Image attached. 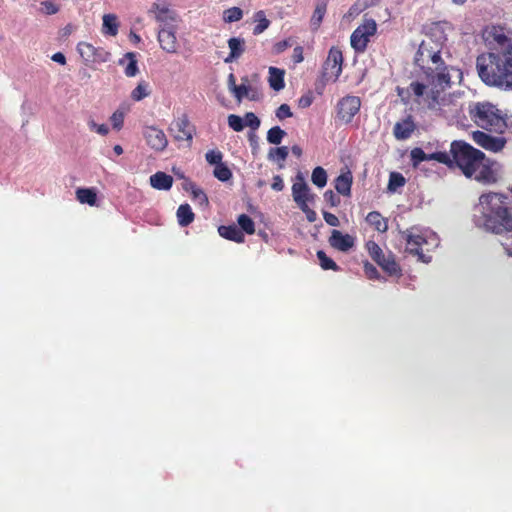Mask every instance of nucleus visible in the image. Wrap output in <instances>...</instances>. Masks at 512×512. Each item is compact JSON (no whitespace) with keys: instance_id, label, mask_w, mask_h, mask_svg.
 Segmentation results:
<instances>
[{"instance_id":"obj_20","label":"nucleus","mask_w":512,"mask_h":512,"mask_svg":"<svg viewBox=\"0 0 512 512\" xmlns=\"http://www.w3.org/2000/svg\"><path fill=\"white\" fill-rule=\"evenodd\" d=\"M329 244L342 252H347L354 246V238L349 234H343L339 230H332Z\"/></svg>"},{"instance_id":"obj_42","label":"nucleus","mask_w":512,"mask_h":512,"mask_svg":"<svg viewBox=\"0 0 512 512\" xmlns=\"http://www.w3.org/2000/svg\"><path fill=\"white\" fill-rule=\"evenodd\" d=\"M427 86L421 82L414 81L410 83V85L407 88V91L409 93H412L417 99L424 96ZM418 104H421L420 100H416Z\"/></svg>"},{"instance_id":"obj_11","label":"nucleus","mask_w":512,"mask_h":512,"mask_svg":"<svg viewBox=\"0 0 512 512\" xmlns=\"http://www.w3.org/2000/svg\"><path fill=\"white\" fill-rule=\"evenodd\" d=\"M361 99L358 96L347 95L341 98L336 106L337 117L344 123H350L354 116L359 113Z\"/></svg>"},{"instance_id":"obj_1","label":"nucleus","mask_w":512,"mask_h":512,"mask_svg":"<svg viewBox=\"0 0 512 512\" xmlns=\"http://www.w3.org/2000/svg\"><path fill=\"white\" fill-rule=\"evenodd\" d=\"M448 168H459L467 178H473L477 182L491 184L496 182V174L493 169L494 161L487 158L479 149L474 148L463 140H454L450 145V153L446 152Z\"/></svg>"},{"instance_id":"obj_4","label":"nucleus","mask_w":512,"mask_h":512,"mask_svg":"<svg viewBox=\"0 0 512 512\" xmlns=\"http://www.w3.org/2000/svg\"><path fill=\"white\" fill-rule=\"evenodd\" d=\"M478 207L486 230L497 234L512 231V201L508 196L495 192L482 194Z\"/></svg>"},{"instance_id":"obj_53","label":"nucleus","mask_w":512,"mask_h":512,"mask_svg":"<svg viewBox=\"0 0 512 512\" xmlns=\"http://www.w3.org/2000/svg\"><path fill=\"white\" fill-rule=\"evenodd\" d=\"M324 200L330 205V207H336L340 204V197L335 194L332 190H327L324 193Z\"/></svg>"},{"instance_id":"obj_19","label":"nucleus","mask_w":512,"mask_h":512,"mask_svg":"<svg viewBox=\"0 0 512 512\" xmlns=\"http://www.w3.org/2000/svg\"><path fill=\"white\" fill-rule=\"evenodd\" d=\"M410 157H411V162L414 167L418 166L423 161L434 160L441 164L446 163V161H447L445 151L444 152L437 151V152L427 154L419 147H416L411 150Z\"/></svg>"},{"instance_id":"obj_8","label":"nucleus","mask_w":512,"mask_h":512,"mask_svg":"<svg viewBox=\"0 0 512 512\" xmlns=\"http://www.w3.org/2000/svg\"><path fill=\"white\" fill-rule=\"evenodd\" d=\"M160 28L177 26L178 14L166 0H156L148 10Z\"/></svg>"},{"instance_id":"obj_37","label":"nucleus","mask_w":512,"mask_h":512,"mask_svg":"<svg viewBox=\"0 0 512 512\" xmlns=\"http://www.w3.org/2000/svg\"><path fill=\"white\" fill-rule=\"evenodd\" d=\"M148 95V84L145 81L139 82L138 85L131 92V98L134 101H141Z\"/></svg>"},{"instance_id":"obj_27","label":"nucleus","mask_w":512,"mask_h":512,"mask_svg":"<svg viewBox=\"0 0 512 512\" xmlns=\"http://www.w3.org/2000/svg\"><path fill=\"white\" fill-rule=\"evenodd\" d=\"M284 70L276 68V67H270L269 68V78L268 82L270 87L275 91H280L284 88Z\"/></svg>"},{"instance_id":"obj_9","label":"nucleus","mask_w":512,"mask_h":512,"mask_svg":"<svg viewBox=\"0 0 512 512\" xmlns=\"http://www.w3.org/2000/svg\"><path fill=\"white\" fill-rule=\"evenodd\" d=\"M169 132L175 141L186 142L187 147H191L196 128L189 121L188 115L182 114L171 123Z\"/></svg>"},{"instance_id":"obj_21","label":"nucleus","mask_w":512,"mask_h":512,"mask_svg":"<svg viewBox=\"0 0 512 512\" xmlns=\"http://www.w3.org/2000/svg\"><path fill=\"white\" fill-rule=\"evenodd\" d=\"M353 183V175L350 170L342 172L334 181L335 190L345 196H351V187Z\"/></svg>"},{"instance_id":"obj_45","label":"nucleus","mask_w":512,"mask_h":512,"mask_svg":"<svg viewBox=\"0 0 512 512\" xmlns=\"http://www.w3.org/2000/svg\"><path fill=\"white\" fill-rule=\"evenodd\" d=\"M229 127L235 132H240L244 129L245 124L243 118L238 115L230 114L227 118Z\"/></svg>"},{"instance_id":"obj_54","label":"nucleus","mask_w":512,"mask_h":512,"mask_svg":"<svg viewBox=\"0 0 512 512\" xmlns=\"http://www.w3.org/2000/svg\"><path fill=\"white\" fill-rule=\"evenodd\" d=\"M363 267H364L365 275L369 279H379L380 278V274H379L377 268L373 264L366 261L364 263Z\"/></svg>"},{"instance_id":"obj_51","label":"nucleus","mask_w":512,"mask_h":512,"mask_svg":"<svg viewBox=\"0 0 512 512\" xmlns=\"http://www.w3.org/2000/svg\"><path fill=\"white\" fill-rule=\"evenodd\" d=\"M191 193L193 195V198L199 200L201 204L208 203V197L205 194V192L201 188L197 187L195 184H191Z\"/></svg>"},{"instance_id":"obj_36","label":"nucleus","mask_w":512,"mask_h":512,"mask_svg":"<svg viewBox=\"0 0 512 512\" xmlns=\"http://www.w3.org/2000/svg\"><path fill=\"white\" fill-rule=\"evenodd\" d=\"M285 135L286 132L283 129H281L279 126H274L267 132V141L270 144L278 145L281 143Z\"/></svg>"},{"instance_id":"obj_16","label":"nucleus","mask_w":512,"mask_h":512,"mask_svg":"<svg viewBox=\"0 0 512 512\" xmlns=\"http://www.w3.org/2000/svg\"><path fill=\"white\" fill-rule=\"evenodd\" d=\"M373 260L390 276H400L401 267L395 259V255L389 252L387 255L382 251L379 256L373 258Z\"/></svg>"},{"instance_id":"obj_15","label":"nucleus","mask_w":512,"mask_h":512,"mask_svg":"<svg viewBox=\"0 0 512 512\" xmlns=\"http://www.w3.org/2000/svg\"><path fill=\"white\" fill-rule=\"evenodd\" d=\"M473 139L479 146L492 152H499L506 144L504 138L494 137L481 131L474 132Z\"/></svg>"},{"instance_id":"obj_41","label":"nucleus","mask_w":512,"mask_h":512,"mask_svg":"<svg viewBox=\"0 0 512 512\" xmlns=\"http://www.w3.org/2000/svg\"><path fill=\"white\" fill-rule=\"evenodd\" d=\"M289 151L288 147L281 146L277 148H271L268 154L269 159L277 160L280 162H284L288 157Z\"/></svg>"},{"instance_id":"obj_17","label":"nucleus","mask_w":512,"mask_h":512,"mask_svg":"<svg viewBox=\"0 0 512 512\" xmlns=\"http://www.w3.org/2000/svg\"><path fill=\"white\" fill-rule=\"evenodd\" d=\"M373 260L390 276H400L401 267L395 259V255L389 252L387 255L382 251L379 256L373 258Z\"/></svg>"},{"instance_id":"obj_38","label":"nucleus","mask_w":512,"mask_h":512,"mask_svg":"<svg viewBox=\"0 0 512 512\" xmlns=\"http://www.w3.org/2000/svg\"><path fill=\"white\" fill-rule=\"evenodd\" d=\"M243 17V11L239 7H231L223 13V19L227 23L240 21Z\"/></svg>"},{"instance_id":"obj_6","label":"nucleus","mask_w":512,"mask_h":512,"mask_svg":"<svg viewBox=\"0 0 512 512\" xmlns=\"http://www.w3.org/2000/svg\"><path fill=\"white\" fill-rule=\"evenodd\" d=\"M470 116L475 124L492 132H502L506 122L496 106L491 103H477L470 109Z\"/></svg>"},{"instance_id":"obj_59","label":"nucleus","mask_w":512,"mask_h":512,"mask_svg":"<svg viewBox=\"0 0 512 512\" xmlns=\"http://www.w3.org/2000/svg\"><path fill=\"white\" fill-rule=\"evenodd\" d=\"M323 218L325 222L330 226L338 227L340 225L338 217L330 212L323 211Z\"/></svg>"},{"instance_id":"obj_26","label":"nucleus","mask_w":512,"mask_h":512,"mask_svg":"<svg viewBox=\"0 0 512 512\" xmlns=\"http://www.w3.org/2000/svg\"><path fill=\"white\" fill-rule=\"evenodd\" d=\"M228 46L230 53L229 56L225 59V62H231L232 60L238 59L245 51V41L241 38H230L228 40Z\"/></svg>"},{"instance_id":"obj_5","label":"nucleus","mask_w":512,"mask_h":512,"mask_svg":"<svg viewBox=\"0 0 512 512\" xmlns=\"http://www.w3.org/2000/svg\"><path fill=\"white\" fill-rule=\"evenodd\" d=\"M401 238L406 242V252L416 256L418 261L429 263L432 260L431 252L439 244L437 235L428 230L417 226H412L404 231H400Z\"/></svg>"},{"instance_id":"obj_40","label":"nucleus","mask_w":512,"mask_h":512,"mask_svg":"<svg viewBox=\"0 0 512 512\" xmlns=\"http://www.w3.org/2000/svg\"><path fill=\"white\" fill-rule=\"evenodd\" d=\"M95 48V46L87 42H80L77 46L79 54L86 62H90L93 54L95 53Z\"/></svg>"},{"instance_id":"obj_35","label":"nucleus","mask_w":512,"mask_h":512,"mask_svg":"<svg viewBox=\"0 0 512 512\" xmlns=\"http://www.w3.org/2000/svg\"><path fill=\"white\" fill-rule=\"evenodd\" d=\"M317 258L319 260L320 266L324 270H333L338 271L339 266L332 260L330 257L326 255V253L322 250L317 252Z\"/></svg>"},{"instance_id":"obj_52","label":"nucleus","mask_w":512,"mask_h":512,"mask_svg":"<svg viewBox=\"0 0 512 512\" xmlns=\"http://www.w3.org/2000/svg\"><path fill=\"white\" fill-rule=\"evenodd\" d=\"M275 115L276 117L279 119V120H283L285 118H289V117H292L293 114H292V111L290 109V106L288 104H281L276 112H275Z\"/></svg>"},{"instance_id":"obj_57","label":"nucleus","mask_w":512,"mask_h":512,"mask_svg":"<svg viewBox=\"0 0 512 512\" xmlns=\"http://www.w3.org/2000/svg\"><path fill=\"white\" fill-rule=\"evenodd\" d=\"M313 100H314V97H313L312 93L309 91L308 93L302 95L298 99V106L303 109L308 108L313 103Z\"/></svg>"},{"instance_id":"obj_14","label":"nucleus","mask_w":512,"mask_h":512,"mask_svg":"<svg viewBox=\"0 0 512 512\" xmlns=\"http://www.w3.org/2000/svg\"><path fill=\"white\" fill-rule=\"evenodd\" d=\"M177 26L159 28L158 42L160 47L167 53H176L179 47L176 37Z\"/></svg>"},{"instance_id":"obj_22","label":"nucleus","mask_w":512,"mask_h":512,"mask_svg":"<svg viewBox=\"0 0 512 512\" xmlns=\"http://www.w3.org/2000/svg\"><path fill=\"white\" fill-rule=\"evenodd\" d=\"M218 233L221 237L236 243H243L245 240L244 233L236 225H221L218 227Z\"/></svg>"},{"instance_id":"obj_61","label":"nucleus","mask_w":512,"mask_h":512,"mask_svg":"<svg viewBox=\"0 0 512 512\" xmlns=\"http://www.w3.org/2000/svg\"><path fill=\"white\" fill-rule=\"evenodd\" d=\"M271 187L275 191H282L284 189V182L280 175H275L273 177Z\"/></svg>"},{"instance_id":"obj_7","label":"nucleus","mask_w":512,"mask_h":512,"mask_svg":"<svg viewBox=\"0 0 512 512\" xmlns=\"http://www.w3.org/2000/svg\"><path fill=\"white\" fill-rule=\"evenodd\" d=\"M377 32V24L374 19H365L351 34V47L357 53L366 51L370 38Z\"/></svg>"},{"instance_id":"obj_25","label":"nucleus","mask_w":512,"mask_h":512,"mask_svg":"<svg viewBox=\"0 0 512 512\" xmlns=\"http://www.w3.org/2000/svg\"><path fill=\"white\" fill-rule=\"evenodd\" d=\"M367 223L376 231L385 233L388 230V220L384 218L380 212L372 211L366 216Z\"/></svg>"},{"instance_id":"obj_62","label":"nucleus","mask_w":512,"mask_h":512,"mask_svg":"<svg viewBox=\"0 0 512 512\" xmlns=\"http://www.w3.org/2000/svg\"><path fill=\"white\" fill-rule=\"evenodd\" d=\"M292 59L294 63H301L304 60L303 48L301 46H296L293 49Z\"/></svg>"},{"instance_id":"obj_58","label":"nucleus","mask_w":512,"mask_h":512,"mask_svg":"<svg viewBox=\"0 0 512 512\" xmlns=\"http://www.w3.org/2000/svg\"><path fill=\"white\" fill-rule=\"evenodd\" d=\"M88 124H89V127H90L91 130H95L100 135L105 136L109 132V128H108V126L106 124L98 125L93 120H90Z\"/></svg>"},{"instance_id":"obj_12","label":"nucleus","mask_w":512,"mask_h":512,"mask_svg":"<svg viewBox=\"0 0 512 512\" xmlns=\"http://www.w3.org/2000/svg\"><path fill=\"white\" fill-rule=\"evenodd\" d=\"M292 196L298 207H306V204L313 202L316 197V195L311 192L301 173L297 174L296 181L292 185Z\"/></svg>"},{"instance_id":"obj_24","label":"nucleus","mask_w":512,"mask_h":512,"mask_svg":"<svg viewBox=\"0 0 512 512\" xmlns=\"http://www.w3.org/2000/svg\"><path fill=\"white\" fill-rule=\"evenodd\" d=\"M137 56L134 52H128L119 60V65L124 66V73L127 77H134L139 72Z\"/></svg>"},{"instance_id":"obj_23","label":"nucleus","mask_w":512,"mask_h":512,"mask_svg":"<svg viewBox=\"0 0 512 512\" xmlns=\"http://www.w3.org/2000/svg\"><path fill=\"white\" fill-rule=\"evenodd\" d=\"M150 185L157 190H169L173 185V177L158 171L150 176Z\"/></svg>"},{"instance_id":"obj_50","label":"nucleus","mask_w":512,"mask_h":512,"mask_svg":"<svg viewBox=\"0 0 512 512\" xmlns=\"http://www.w3.org/2000/svg\"><path fill=\"white\" fill-rule=\"evenodd\" d=\"M493 39L497 42L499 47L496 49H504L508 44H512V42L505 36L501 31H495L492 33Z\"/></svg>"},{"instance_id":"obj_2","label":"nucleus","mask_w":512,"mask_h":512,"mask_svg":"<svg viewBox=\"0 0 512 512\" xmlns=\"http://www.w3.org/2000/svg\"><path fill=\"white\" fill-rule=\"evenodd\" d=\"M415 64L420 67L425 75L431 91L425 98L427 108L440 113V94L451 84V76L448 67L441 58L439 50H433L425 42H422L415 55Z\"/></svg>"},{"instance_id":"obj_34","label":"nucleus","mask_w":512,"mask_h":512,"mask_svg":"<svg viewBox=\"0 0 512 512\" xmlns=\"http://www.w3.org/2000/svg\"><path fill=\"white\" fill-rule=\"evenodd\" d=\"M311 180L314 185L323 188L327 184V173L324 168L317 166L313 169Z\"/></svg>"},{"instance_id":"obj_46","label":"nucleus","mask_w":512,"mask_h":512,"mask_svg":"<svg viewBox=\"0 0 512 512\" xmlns=\"http://www.w3.org/2000/svg\"><path fill=\"white\" fill-rule=\"evenodd\" d=\"M205 158H206V161L209 163V164H212V165H215V166H218L220 165L222 162V159H223V154L218 151V150H210L206 153L205 155Z\"/></svg>"},{"instance_id":"obj_60","label":"nucleus","mask_w":512,"mask_h":512,"mask_svg":"<svg viewBox=\"0 0 512 512\" xmlns=\"http://www.w3.org/2000/svg\"><path fill=\"white\" fill-rule=\"evenodd\" d=\"M299 208L305 213L306 215V218L309 222H314L316 221L317 219V214L314 210L310 209L309 208V205L306 204V207L305 206H299Z\"/></svg>"},{"instance_id":"obj_39","label":"nucleus","mask_w":512,"mask_h":512,"mask_svg":"<svg viewBox=\"0 0 512 512\" xmlns=\"http://www.w3.org/2000/svg\"><path fill=\"white\" fill-rule=\"evenodd\" d=\"M213 174L219 181H222V182H226V181L230 180L232 177L231 170L224 163H221L220 165L215 166Z\"/></svg>"},{"instance_id":"obj_55","label":"nucleus","mask_w":512,"mask_h":512,"mask_svg":"<svg viewBox=\"0 0 512 512\" xmlns=\"http://www.w3.org/2000/svg\"><path fill=\"white\" fill-rule=\"evenodd\" d=\"M366 248L372 259L375 258L376 256H379L380 253L383 251L382 248L375 241L371 240L366 243Z\"/></svg>"},{"instance_id":"obj_13","label":"nucleus","mask_w":512,"mask_h":512,"mask_svg":"<svg viewBox=\"0 0 512 512\" xmlns=\"http://www.w3.org/2000/svg\"><path fill=\"white\" fill-rule=\"evenodd\" d=\"M147 145L158 152L165 150L168 145L167 137L164 131L155 126H148L143 131Z\"/></svg>"},{"instance_id":"obj_3","label":"nucleus","mask_w":512,"mask_h":512,"mask_svg":"<svg viewBox=\"0 0 512 512\" xmlns=\"http://www.w3.org/2000/svg\"><path fill=\"white\" fill-rule=\"evenodd\" d=\"M476 67L485 84L512 88V44L504 49H491L490 52L479 55Z\"/></svg>"},{"instance_id":"obj_44","label":"nucleus","mask_w":512,"mask_h":512,"mask_svg":"<svg viewBox=\"0 0 512 512\" xmlns=\"http://www.w3.org/2000/svg\"><path fill=\"white\" fill-rule=\"evenodd\" d=\"M111 54L102 47H96L95 53L93 54L90 62L92 63H104L110 59Z\"/></svg>"},{"instance_id":"obj_18","label":"nucleus","mask_w":512,"mask_h":512,"mask_svg":"<svg viewBox=\"0 0 512 512\" xmlns=\"http://www.w3.org/2000/svg\"><path fill=\"white\" fill-rule=\"evenodd\" d=\"M416 130V124L411 115L395 123L393 127V135L397 140L409 139Z\"/></svg>"},{"instance_id":"obj_33","label":"nucleus","mask_w":512,"mask_h":512,"mask_svg":"<svg viewBox=\"0 0 512 512\" xmlns=\"http://www.w3.org/2000/svg\"><path fill=\"white\" fill-rule=\"evenodd\" d=\"M327 10V3L325 1H320L317 3L314 13L311 18V24L314 25L316 28L320 26L324 15Z\"/></svg>"},{"instance_id":"obj_43","label":"nucleus","mask_w":512,"mask_h":512,"mask_svg":"<svg viewBox=\"0 0 512 512\" xmlns=\"http://www.w3.org/2000/svg\"><path fill=\"white\" fill-rule=\"evenodd\" d=\"M405 185V178L401 173L392 172L389 177L388 189L395 191L397 188Z\"/></svg>"},{"instance_id":"obj_10","label":"nucleus","mask_w":512,"mask_h":512,"mask_svg":"<svg viewBox=\"0 0 512 512\" xmlns=\"http://www.w3.org/2000/svg\"><path fill=\"white\" fill-rule=\"evenodd\" d=\"M342 66V51L338 47H331L323 65V77H325L326 80L332 79L334 82L337 81L342 73Z\"/></svg>"},{"instance_id":"obj_47","label":"nucleus","mask_w":512,"mask_h":512,"mask_svg":"<svg viewBox=\"0 0 512 512\" xmlns=\"http://www.w3.org/2000/svg\"><path fill=\"white\" fill-rule=\"evenodd\" d=\"M243 121L245 126L250 127L252 130H256L260 126V120L253 112H247Z\"/></svg>"},{"instance_id":"obj_28","label":"nucleus","mask_w":512,"mask_h":512,"mask_svg":"<svg viewBox=\"0 0 512 512\" xmlns=\"http://www.w3.org/2000/svg\"><path fill=\"white\" fill-rule=\"evenodd\" d=\"M177 220L180 226L187 227L190 225L195 218V214L193 213L189 204H181L176 212Z\"/></svg>"},{"instance_id":"obj_49","label":"nucleus","mask_w":512,"mask_h":512,"mask_svg":"<svg viewBox=\"0 0 512 512\" xmlns=\"http://www.w3.org/2000/svg\"><path fill=\"white\" fill-rule=\"evenodd\" d=\"M60 10L59 6L51 0L41 2V11L46 15H53L58 13Z\"/></svg>"},{"instance_id":"obj_30","label":"nucleus","mask_w":512,"mask_h":512,"mask_svg":"<svg viewBox=\"0 0 512 512\" xmlns=\"http://www.w3.org/2000/svg\"><path fill=\"white\" fill-rule=\"evenodd\" d=\"M119 23L115 14H105L103 16L102 32L105 35L116 36L118 33Z\"/></svg>"},{"instance_id":"obj_56","label":"nucleus","mask_w":512,"mask_h":512,"mask_svg":"<svg viewBox=\"0 0 512 512\" xmlns=\"http://www.w3.org/2000/svg\"><path fill=\"white\" fill-rule=\"evenodd\" d=\"M248 91L249 87L244 84L237 85V87H234V89L232 90L234 96L239 102L242 100L243 97H248Z\"/></svg>"},{"instance_id":"obj_31","label":"nucleus","mask_w":512,"mask_h":512,"mask_svg":"<svg viewBox=\"0 0 512 512\" xmlns=\"http://www.w3.org/2000/svg\"><path fill=\"white\" fill-rule=\"evenodd\" d=\"M237 222L240 226V230L248 235L255 233V224L250 216L247 214L239 215Z\"/></svg>"},{"instance_id":"obj_29","label":"nucleus","mask_w":512,"mask_h":512,"mask_svg":"<svg viewBox=\"0 0 512 512\" xmlns=\"http://www.w3.org/2000/svg\"><path fill=\"white\" fill-rule=\"evenodd\" d=\"M76 198L81 204L90 206H95L97 202V194L94 188H78Z\"/></svg>"},{"instance_id":"obj_64","label":"nucleus","mask_w":512,"mask_h":512,"mask_svg":"<svg viewBox=\"0 0 512 512\" xmlns=\"http://www.w3.org/2000/svg\"><path fill=\"white\" fill-rule=\"evenodd\" d=\"M51 59L54 61V62H57L61 65H65L66 64V57L63 53L61 52H57L55 54L52 55Z\"/></svg>"},{"instance_id":"obj_63","label":"nucleus","mask_w":512,"mask_h":512,"mask_svg":"<svg viewBox=\"0 0 512 512\" xmlns=\"http://www.w3.org/2000/svg\"><path fill=\"white\" fill-rule=\"evenodd\" d=\"M290 46V43L287 40L279 41L274 45V50L276 53H281L285 51Z\"/></svg>"},{"instance_id":"obj_48","label":"nucleus","mask_w":512,"mask_h":512,"mask_svg":"<svg viewBox=\"0 0 512 512\" xmlns=\"http://www.w3.org/2000/svg\"><path fill=\"white\" fill-rule=\"evenodd\" d=\"M110 121L112 126L116 130H120L124 124V112L121 110H116L110 117Z\"/></svg>"},{"instance_id":"obj_32","label":"nucleus","mask_w":512,"mask_h":512,"mask_svg":"<svg viewBox=\"0 0 512 512\" xmlns=\"http://www.w3.org/2000/svg\"><path fill=\"white\" fill-rule=\"evenodd\" d=\"M255 21L257 22V25L253 28L254 35L263 33L270 25V21L266 18L265 13L262 10L255 13Z\"/></svg>"}]
</instances>
